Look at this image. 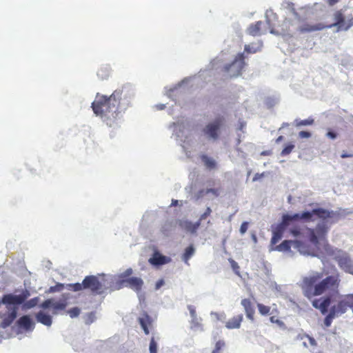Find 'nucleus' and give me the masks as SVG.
I'll return each instance as SVG.
<instances>
[{"label": "nucleus", "mask_w": 353, "mask_h": 353, "mask_svg": "<svg viewBox=\"0 0 353 353\" xmlns=\"http://www.w3.org/2000/svg\"><path fill=\"white\" fill-rule=\"evenodd\" d=\"M341 279L338 274L323 279L321 272H313L303 276L299 284L303 295L312 300V306L325 314L331 304L332 298L339 294Z\"/></svg>", "instance_id": "1"}, {"label": "nucleus", "mask_w": 353, "mask_h": 353, "mask_svg": "<svg viewBox=\"0 0 353 353\" xmlns=\"http://www.w3.org/2000/svg\"><path fill=\"white\" fill-rule=\"evenodd\" d=\"M316 215L319 219L324 221L327 219H334L338 216V212L332 210H328L322 208L313 209L311 212L306 211L301 214L296 213L292 215L285 214L282 216L281 223L272 226V236L271 238V244H276L283 237V232L288 226L290 233L296 237L301 234V228L300 225L295 223V221L303 220L306 222L313 221V216Z\"/></svg>", "instance_id": "2"}, {"label": "nucleus", "mask_w": 353, "mask_h": 353, "mask_svg": "<svg viewBox=\"0 0 353 353\" xmlns=\"http://www.w3.org/2000/svg\"><path fill=\"white\" fill-rule=\"evenodd\" d=\"M130 104L129 91L122 88L114 90L109 97L97 94L92 103V108L96 115L102 118H116L118 112L121 110H125Z\"/></svg>", "instance_id": "3"}, {"label": "nucleus", "mask_w": 353, "mask_h": 353, "mask_svg": "<svg viewBox=\"0 0 353 353\" xmlns=\"http://www.w3.org/2000/svg\"><path fill=\"white\" fill-rule=\"evenodd\" d=\"M348 308L353 312V294L343 296L336 304L331 307L329 313L324 319L325 326L330 327L333 319L345 313Z\"/></svg>", "instance_id": "4"}, {"label": "nucleus", "mask_w": 353, "mask_h": 353, "mask_svg": "<svg viewBox=\"0 0 353 353\" xmlns=\"http://www.w3.org/2000/svg\"><path fill=\"white\" fill-rule=\"evenodd\" d=\"M339 214L338 216L334 219H327L319 223L314 229L309 228V241L314 246H317L319 242L323 240L327 239L326 236L329 231L330 226L332 223H336L339 220Z\"/></svg>", "instance_id": "5"}, {"label": "nucleus", "mask_w": 353, "mask_h": 353, "mask_svg": "<svg viewBox=\"0 0 353 353\" xmlns=\"http://www.w3.org/2000/svg\"><path fill=\"white\" fill-rule=\"evenodd\" d=\"M66 289L73 292L81 291L84 289H88L93 294H101L102 284L96 276H86L83 280L82 283H69L66 284Z\"/></svg>", "instance_id": "6"}, {"label": "nucleus", "mask_w": 353, "mask_h": 353, "mask_svg": "<svg viewBox=\"0 0 353 353\" xmlns=\"http://www.w3.org/2000/svg\"><path fill=\"white\" fill-rule=\"evenodd\" d=\"M292 245H294V247L296 248L298 251L300 252L301 254H315L314 250L310 249L309 245L299 240H285L281 244L276 245L274 250L279 252H288L290 250Z\"/></svg>", "instance_id": "7"}, {"label": "nucleus", "mask_w": 353, "mask_h": 353, "mask_svg": "<svg viewBox=\"0 0 353 353\" xmlns=\"http://www.w3.org/2000/svg\"><path fill=\"white\" fill-rule=\"evenodd\" d=\"M245 65V62L244 54L239 53L232 63L224 66L223 71L225 72H229L230 77H237L241 74Z\"/></svg>", "instance_id": "8"}, {"label": "nucleus", "mask_w": 353, "mask_h": 353, "mask_svg": "<svg viewBox=\"0 0 353 353\" xmlns=\"http://www.w3.org/2000/svg\"><path fill=\"white\" fill-rule=\"evenodd\" d=\"M224 118L223 117H219L216 119L209 123L203 129V134L209 139L212 140H217L219 137L220 128L223 124Z\"/></svg>", "instance_id": "9"}, {"label": "nucleus", "mask_w": 353, "mask_h": 353, "mask_svg": "<svg viewBox=\"0 0 353 353\" xmlns=\"http://www.w3.org/2000/svg\"><path fill=\"white\" fill-rule=\"evenodd\" d=\"M28 290H23L18 295L14 294H6L2 296L1 302L8 308L9 305H19L23 304L30 296Z\"/></svg>", "instance_id": "10"}, {"label": "nucleus", "mask_w": 353, "mask_h": 353, "mask_svg": "<svg viewBox=\"0 0 353 353\" xmlns=\"http://www.w3.org/2000/svg\"><path fill=\"white\" fill-rule=\"evenodd\" d=\"M294 26V21L292 19L285 17L282 22L273 26L270 32L277 35L291 36Z\"/></svg>", "instance_id": "11"}, {"label": "nucleus", "mask_w": 353, "mask_h": 353, "mask_svg": "<svg viewBox=\"0 0 353 353\" xmlns=\"http://www.w3.org/2000/svg\"><path fill=\"white\" fill-rule=\"evenodd\" d=\"M334 23L325 28L337 27L338 30L346 31L353 26V17L345 21V17L341 10H337L334 14Z\"/></svg>", "instance_id": "12"}, {"label": "nucleus", "mask_w": 353, "mask_h": 353, "mask_svg": "<svg viewBox=\"0 0 353 353\" xmlns=\"http://www.w3.org/2000/svg\"><path fill=\"white\" fill-rule=\"evenodd\" d=\"M310 249L314 250L315 254H310L313 256H317L319 258L323 257L325 256H332L335 252L333 248L327 243V240H323L319 242L317 246L311 247Z\"/></svg>", "instance_id": "13"}, {"label": "nucleus", "mask_w": 353, "mask_h": 353, "mask_svg": "<svg viewBox=\"0 0 353 353\" xmlns=\"http://www.w3.org/2000/svg\"><path fill=\"white\" fill-rule=\"evenodd\" d=\"M121 283L125 287H128L136 292H139L142 290L143 281L139 277L132 276L128 279L121 280Z\"/></svg>", "instance_id": "14"}, {"label": "nucleus", "mask_w": 353, "mask_h": 353, "mask_svg": "<svg viewBox=\"0 0 353 353\" xmlns=\"http://www.w3.org/2000/svg\"><path fill=\"white\" fill-rule=\"evenodd\" d=\"M241 305L244 309L246 317L251 321H254L255 310L252 301L248 298L243 299L241 301Z\"/></svg>", "instance_id": "15"}, {"label": "nucleus", "mask_w": 353, "mask_h": 353, "mask_svg": "<svg viewBox=\"0 0 353 353\" xmlns=\"http://www.w3.org/2000/svg\"><path fill=\"white\" fill-rule=\"evenodd\" d=\"M171 261L170 257L162 255L158 251H155L152 256L149 259L148 262L153 265H162Z\"/></svg>", "instance_id": "16"}, {"label": "nucleus", "mask_w": 353, "mask_h": 353, "mask_svg": "<svg viewBox=\"0 0 353 353\" xmlns=\"http://www.w3.org/2000/svg\"><path fill=\"white\" fill-rule=\"evenodd\" d=\"M222 188L221 186L216 188H211L207 189H201L196 193V199L203 198L205 196L211 194L214 197H219L221 195Z\"/></svg>", "instance_id": "17"}, {"label": "nucleus", "mask_w": 353, "mask_h": 353, "mask_svg": "<svg viewBox=\"0 0 353 353\" xmlns=\"http://www.w3.org/2000/svg\"><path fill=\"white\" fill-rule=\"evenodd\" d=\"M17 314V307H13L9 310V312L7 314H3L4 317L1 323V327L6 328L10 326L16 319Z\"/></svg>", "instance_id": "18"}, {"label": "nucleus", "mask_w": 353, "mask_h": 353, "mask_svg": "<svg viewBox=\"0 0 353 353\" xmlns=\"http://www.w3.org/2000/svg\"><path fill=\"white\" fill-rule=\"evenodd\" d=\"M325 26L322 23L309 24L304 23L298 28V31L300 33L304 34L307 32H315L324 29Z\"/></svg>", "instance_id": "19"}, {"label": "nucleus", "mask_w": 353, "mask_h": 353, "mask_svg": "<svg viewBox=\"0 0 353 353\" xmlns=\"http://www.w3.org/2000/svg\"><path fill=\"white\" fill-rule=\"evenodd\" d=\"M243 320V316L242 314L236 315L225 323V327L229 330L238 329L241 327Z\"/></svg>", "instance_id": "20"}, {"label": "nucleus", "mask_w": 353, "mask_h": 353, "mask_svg": "<svg viewBox=\"0 0 353 353\" xmlns=\"http://www.w3.org/2000/svg\"><path fill=\"white\" fill-rule=\"evenodd\" d=\"M139 322L143 328L145 334H149V327L152 325V320L151 317L146 313L144 312L142 316L139 318Z\"/></svg>", "instance_id": "21"}, {"label": "nucleus", "mask_w": 353, "mask_h": 353, "mask_svg": "<svg viewBox=\"0 0 353 353\" xmlns=\"http://www.w3.org/2000/svg\"><path fill=\"white\" fill-rule=\"evenodd\" d=\"M263 24V23L261 21L250 24L247 29L248 34L252 37L260 36L262 34L261 29Z\"/></svg>", "instance_id": "22"}, {"label": "nucleus", "mask_w": 353, "mask_h": 353, "mask_svg": "<svg viewBox=\"0 0 353 353\" xmlns=\"http://www.w3.org/2000/svg\"><path fill=\"white\" fill-rule=\"evenodd\" d=\"M17 325L19 327L23 328L26 330H30L34 327V323L28 315L20 317L17 321Z\"/></svg>", "instance_id": "23"}, {"label": "nucleus", "mask_w": 353, "mask_h": 353, "mask_svg": "<svg viewBox=\"0 0 353 353\" xmlns=\"http://www.w3.org/2000/svg\"><path fill=\"white\" fill-rule=\"evenodd\" d=\"M179 225L183 228L184 230L191 232L195 233L197 229L201 225L200 221H196L195 223H192L189 221H181L179 223Z\"/></svg>", "instance_id": "24"}, {"label": "nucleus", "mask_w": 353, "mask_h": 353, "mask_svg": "<svg viewBox=\"0 0 353 353\" xmlns=\"http://www.w3.org/2000/svg\"><path fill=\"white\" fill-rule=\"evenodd\" d=\"M36 319L38 322L46 325L50 326L52 321V317L49 314L44 313L43 312H39L36 315Z\"/></svg>", "instance_id": "25"}, {"label": "nucleus", "mask_w": 353, "mask_h": 353, "mask_svg": "<svg viewBox=\"0 0 353 353\" xmlns=\"http://www.w3.org/2000/svg\"><path fill=\"white\" fill-rule=\"evenodd\" d=\"M194 251H195V250L192 245H190L185 248V252L182 256V259H183V261L186 264L189 265L188 261L194 254Z\"/></svg>", "instance_id": "26"}, {"label": "nucleus", "mask_w": 353, "mask_h": 353, "mask_svg": "<svg viewBox=\"0 0 353 353\" xmlns=\"http://www.w3.org/2000/svg\"><path fill=\"white\" fill-rule=\"evenodd\" d=\"M201 159L207 168L210 170L215 168L216 164L214 159L208 157L205 154L201 155Z\"/></svg>", "instance_id": "27"}, {"label": "nucleus", "mask_w": 353, "mask_h": 353, "mask_svg": "<svg viewBox=\"0 0 353 353\" xmlns=\"http://www.w3.org/2000/svg\"><path fill=\"white\" fill-rule=\"evenodd\" d=\"M110 74V70L108 66H102L97 71V76L101 79H107Z\"/></svg>", "instance_id": "28"}, {"label": "nucleus", "mask_w": 353, "mask_h": 353, "mask_svg": "<svg viewBox=\"0 0 353 353\" xmlns=\"http://www.w3.org/2000/svg\"><path fill=\"white\" fill-rule=\"evenodd\" d=\"M256 306L259 314L262 316H267L270 314L271 307L270 306L260 303H257Z\"/></svg>", "instance_id": "29"}, {"label": "nucleus", "mask_w": 353, "mask_h": 353, "mask_svg": "<svg viewBox=\"0 0 353 353\" xmlns=\"http://www.w3.org/2000/svg\"><path fill=\"white\" fill-rule=\"evenodd\" d=\"M314 123V120L312 117H310L307 119H303V120H299V119L295 120V125L296 127H300V126H303V125H313Z\"/></svg>", "instance_id": "30"}, {"label": "nucleus", "mask_w": 353, "mask_h": 353, "mask_svg": "<svg viewBox=\"0 0 353 353\" xmlns=\"http://www.w3.org/2000/svg\"><path fill=\"white\" fill-rule=\"evenodd\" d=\"M225 347V341L223 340H219L215 343L214 347L211 353H221Z\"/></svg>", "instance_id": "31"}, {"label": "nucleus", "mask_w": 353, "mask_h": 353, "mask_svg": "<svg viewBox=\"0 0 353 353\" xmlns=\"http://www.w3.org/2000/svg\"><path fill=\"white\" fill-rule=\"evenodd\" d=\"M64 288H66V285L61 283H57L55 285L50 287L48 290V293H54L57 292H61Z\"/></svg>", "instance_id": "32"}, {"label": "nucleus", "mask_w": 353, "mask_h": 353, "mask_svg": "<svg viewBox=\"0 0 353 353\" xmlns=\"http://www.w3.org/2000/svg\"><path fill=\"white\" fill-rule=\"evenodd\" d=\"M67 305V303L65 301L54 302L53 301L52 308L55 310H64Z\"/></svg>", "instance_id": "33"}, {"label": "nucleus", "mask_w": 353, "mask_h": 353, "mask_svg": "<svg viewBox=\"0 0 353 353\" xmlns=\"http://www.w3.org/2000/svg\"><path fill=\"white\" fill-rule=\"evenodd\" d=\"M23 303H24V307L26 308L30 309L37 305L38 298L37 297L33 298V299L26 301V303L24 302Z\"/></svg>", "instance_id": "34"}, {"label": "nucleus", "mask_w": 353, "mask_h": 353, "mask_svg": "<svg viewBox=\"0 0 353 353\" xmlns=\"http://www.w3.org/2000/svg\"><path fill=\"white\" fill-rule=\"evenodd\" d=\"M294 148V145L292 143L288 144L281 151V155L283 157L287 156L290 154L292 150Z\"/></svg>", "instance_id": "35"}, {"label": "nucleus", "mask_w": 353, "mask_h": 353, "mask_svg": "<svg viewBox=\"0 0 353 353\" xmlns=\"http://www.w3.org/2000/svg\"><path fill=\"white\" fill-rule=\"evenodd\" d=\"M350 261L348 260L347 259H341L339 261V266L345 270L346 271H349V265L348 264L350 263Z\"/></svg>", "instance_id": "36"}, {"label": "nucleus", "mask_w": 353, "mask_h": 353, "mask_svg": "<svg viewBox=\"0 0 353 353\" xmlns=\"http://www.w3.org/2000/svg\"><path fill=\"white\" fill-rule=\"evenodd\" d=\"M149 350L150 353H157V343L154 337H152L150 340Z\"/></svg>", "instance_id": "37"}, {"label": "nucleus", "mask_w": 353, "mask_h": 353, "mask_svg": "<svg viewBox=\"0 0 353 353\" xmlns=\"http://www.w3.org/2000/svg\"><path fill=\"white\" fill-rule=\"evenodd\" d=\"M68 313L69 314L71 318H74V317H77L80 314V309L77 307H72L71 309H70L68 311Z\"/></svg>", "instance_id": "38"}, {"label": "nucleus", "mask_w": 353, "mask_h": 353, "mask_svg": "<svg viewBox=\"0 0 353 353\" xmlns=\"http://www.w3.org/2000/svg\"><path fill=\"white\" fill-rule=\"evenodd\" d=\"M132 273H133V270L132 268H130L126 269L123 273L121 274V275H120L121 280L130 278V276L132 274Z\"/></svg>", "instance_id": "39"}, {"label": "nucleus", "mask_w": 353, "mask_h": 353, "mask_svg": "<svg viewBox=\"0 0 353 353\" xmlns=\"http://www.w3.org/2000/svg\"><path fill=\"white\" fill-rule=\"evenodd\" d=\"M211 212H212L211 208L210 207H208L205 209V212L201 215L198 221H200V223H201L203 220H205L208 216H209L210 215Z\"/></svg>", "instance_id": "40"}, {"label": "nucleus", "mask_w": 353, "mask_h": 353, "mask_svg": "<svg viewBox=\"0 0 353 353\" xmlns=\"http://www.w3.org/2000/svg\"><path fill=\"white\" fill-rule=\"evenodd\" d=\"M52 304H53V300L50 299H47V300L44 301L41 303V307L43 309H48L50 307H52Z\"/></svg>", "instance_id": "41"}, {"label": "nucleus", "mask_w": 353, "mask_h": 353, "mask_svg": "<svg viewBox=\"0 0 353 353\" xmlns=\"http://www.w3.org/2000/svg\"><path fill=\"white\" fill-rule=\"evenodd\" d=\"M270 321L272 323H276L279 327L284 326V323L281 320L277 319L275 316H270Z\"/></svg>", "instance_id": "42"}, {"label": "nucleus", "mask_w": 353, "mask_h": 353, "mask_svg": "<svg viewBox=\"0 0 353 353\" xmlns=\"http://www.w3.org/2000/svg\"><path fill=\"white\" fill-rule=\"evenodd\" d=\"M188 308L189 310L191 318L193 319V320H197L195 307L193 305H188Z\"/></svg>", "instance_id": "43"}, {"label": "nucleus", "mask_w": 353, "mask_h": 353, "mask_svg": "<svg viewBox=\"0 0 353 353\" xmlns=\"http://www.w3.org/2000/svg\"><path fill=\"white\" fill-rule=\"evenodd\" d=\"M244 50L247 53H256L259 51L258 48H255L250 45H245L244 47Z\"/></svg>", "instance_id": "44"}, {"label": "nucleus", "mask_w": 353, "mask_h": 353, "mask_svg": "<svg viewBox=\"0 0 353 353\" xmlns=\"http://www.w3.org/2000/svg\"><path fill=\"white\" fill-rule=\"evenodd\" d=\"M248 225H249V223L247 221H244L241 223L240 230H239L240 233L241 234H244L247 232V230L248 229Z\"/></svg>", "instance_id": "45"}, {"label": "nucleus", "mask_w": 353, "mask_h": 353, "mask_svg": "<svg viewBox=\"0 0 353 353\" xmlns=\"http://www.w3.org/2000/svg\"><path fill=\"white\" fill-rule=\"evenodd\" d=\"M288 6H289L290 12L294 16V17L296 19H299L300 16H299V13L296 12V9L294 8V4L289 3Z\"/></svg>", "instance_id": "46"}, {"label": "nucleus", "mask_w": 353, "mask_h": 353, "mask_svg": "<svg viewBox=\"0 0 353 353\" xmlns=\"http://www.w3.org/2000/svg\"><path fill=\"white\" fill-rule=\"evenodd\" d=\"M299 137L301 139H307L311 137V133L307 131H301L299 133Z\"/></svg>", "instance_id": "47"}, {"label": "nucleus", "mask_w": 353, "mask_h": 353, "mask_svg": "<svg viewBox=\"0 0 353 353\" xmlns=\"http://www.w3.org/2000/svg\"><path fill=\"white\" fill-rule=\"evenodd\" d=\"M326 136L331 139H335L337 137V133L331 130H329L326 134Z\"/></svg>", "instance_id": "48"}, {"label": "nucleus", "mask_w": 353, "mask_h": 353, "mask_svg": "<svg viewBox=\"0 0 353 353\" xmlns=\"http://www.w3.org/2000/svg\"><path fill=\"white\" fill-rule=\"evenodd\" d=\"M306 338L307 339L309 345L310 346L316 347L317 345V343H316V340L314 338H312V337H311V336H310L308 335L306 336Z\"/></svg>", "instance_id": "49"}, {"label": "nucleus", "mask_w": 353, "mask_h": 353, "mask_svg": "<svg viewBox=\"0 0 353 353\" xmlns=\"http://www.w3.org/2000/svg\"><path fill=\"white\" fill-rule=\"evenodd\" d=\"M200 320L201 319H199L198 317L197 320H193V319H192V327L196 328L200 327L201 326V324L199 322Z\"/></svg>", "instance_id": "50"}, {"label": "nucleus", "mask_w": 353, "mask_h": 353, "mask_svg": "<svg viewBox=\"0 0 353 353\" xmlns=\"http://www.w3.org/2000/svg\"><path fill=\"white\" fill-rule=\"evenodd\" d=\"M164 284V281L163 279L159 280L156 283V289H159Z\"/></svg>", "instance_id": "51"}, {"label": "nucleus", "mask_w": 353, "mask_h": 353, "mask_svg": "<svg viewBox=\"0 0 353 353\" xmlns=\"http://www.w3.org/2000/svg\"><path fill=\"white\" fill-rule=\"evenodd\" d=\"M353 157V154H347V152H343L341 155V157L343 158V159H345V158H348V157Z\"/></svg>", "instance_id": "52"}, {"label": "nucleus", "mask_w": 353, "mask_h": 353, "mask_svg": "<svg viewBox=\"0 0 353 353\" xmlns=\"http://www.w3.org/2000/svg\"><path fill=\"white\" fill-rule=\"evenodd\" d=\"M231 265H232V268L234 270H236L239 268L238 264L236 262H235L234 261L232 260L231 261Z\"/></svg>", "instance_id": "53"}, {"label": "nucleus", "mask_w": 353, "mask_h": 353, "mask_svg": "<svg viewBox=\"0 0 353 353\" xmlns=\"http://www.w3.org/2000/svg\"><path fill=\"white\" fill-rule=\"evenodd\" d=\"M264 174H256L253 178V181H256L258 179H259L261 177L263 176Z\"/></svg>", "instance_id": "54"}, {"label": "nucleus", "mask_w": 353, "mask_h": 353, "mask_svg": "<svg viewBox=\"0 0 353 353\" xmlns=\"http://www.w3.org/2000/svg\"><path fill=\"white\" fill-rule=\"evenodd\" d=\"M339 1V0H327V3L332 6L334 5H335L336 3H338Z\"/></svg>", "instance_id": "55"}, {"label": "nucleus", "mask_w": 353, "mask_h": 353, "mask_svg": "<svg viewBox=\"0 0 353 353\" xmlns=\"http://www.w3.org/2000/svg\"><path fill=\"white\" fill-rule=\"evenodd\" d=\"M177 205H178V201L175 200V199H172V200L171 205L172 206H176Z\"/></svg>", "instance_id": "56"}, {"label": "nucleus", "mask_w": 353, "mask_h": 353, "mask_svg": "<svg viewBox=\"0 0 353 353\" xmlns=\"http://www.w3.org/2000/svg\"><path fill=\"white\" fill-rule=\"evenodd\" d=\"M283 136H279V137L276 139V143H279V142H280V141H283Z\"/></svg>", "instance_id": "57"}, {"label": "nucleus", "mask_w": 353, "mask_h": 353, "mask_svg": "<svg viewBox=\"0 0 353 353\" xmlns=\"http://www.w3.org/2000/svg\"><path fill=\"white\" fill-rule=\"evenodd\" d=\"M165 108V105H161L160 107H159V109L160 110H162Z\"/></svg>", "instance_id": "58"}]
</instances>
